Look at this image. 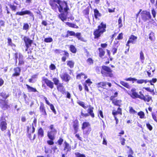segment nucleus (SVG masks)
<instances>
[{"mask_svg": "<svg viewBox=\"0 0 157 157\" xmlns=\"http://www.w3.org/2000/svg\"><path fill=\"white\" fill-rule=\"evenodd\" d=\"M82 77H83L84 79H86L87 78V75L83 72H81L77 74L76 77V79L78 80L81 79Z\"/></svg>", "mask_w": 157, "mask_h": 157, "instance_id": "7c9ffc66", "label": "nucleus"}, {"mask_svg": "<svg viewBox=\"0 0 157 157\" xmlns=\"http://www.w3.org/2000/svg\"><path fill=\"white\" fill-rule=\"evenodd\" d=\"M66 24L68 25L69 27L71 28H74L76 29L78 28V26L74 23L67 22H66Z\"/></svg>", "mask_w": 157, "mask_h": 157, "instance_id": "e433bc0d", "label": "nucleus"}, {"mask_svg": "<svg viewBox=\"0 0 157 157\" xmlns=\"http://www.w3.org/2000/svg\"><path fill=\"white\" fill-rule=\"evenodd\" d=\"M77 104L80 106L82 107L84 109H86L87 107L85 106V103L82 101H77Z\"/></svg>", "mask_w": 157, "mask_h": 157, "instance_id": "de8ad7c7", "label": "nucleus"}, {"mask_svg": "<svg viewBox=\"0 0 157 157\" xmlns=\"http://www.w3.org/2000/svg\"><path fill=\"white\" fill-rule=\"evenodd\" d=\"M9 6L10 8L11 9V10L12 11H16L17 8L16 6H15L14 5H12L11 4H10Z\"/></svg>", "mask_w": 157, "mask_h": 157, "instance_id": "774afa93", "label": "nucleus"}, {"mask_svg": "<svg viewBox=\"0 0 157 157\" xmlns=\"http://www.w3.org/2000/svg\"><path fill=\"white\" fill-rule=\"evenodd\" d=\"M86 62L89 65H92L94 63V60L91 58H89L86 60Z\"/></svg>", "mask_w": 157, "mask_h": 157, "instance_id": "864d4df0", "label": "nucleus"}, {"mask_svg": "<svg viewBox=\"0 0 157 157\" xmlns=\"http://www.w3.org/2000/svg\"><path fill=\"white\" fill-rule=\"evenodd\" d=\"M112 114L113 115L114 120L116 121V124H117L119 122V120L118 118H117V116L118 115H122V112H112Z\"/></svg>", "mask_w": 157, "mask_h": 157, "instance_id": "bb28decb", "label": "nucleus"}, {"mask_svg": "<svg viewBox=\"0 0 157 157\" xmlns=\"http://www.w3.org/2000/svg\"><path fill=\"white\" fill-rule=\"evenodd\" d=\"M120 83L123 86L127 88L128 89H130L131 88V86L129 84L124 82V81H120Z\"/></svg>", "mask_w": 157, "mask_h": 157, "instance_id": "72a5a7b5", "label": "nucleus"}, {"mask_svg": "<svg viewBox=\"0 0 157 157\" xmlns=\"http://www.w3.org/2000/svg\"><path fill=\"white\" fill-rule=\"evenodd\" d=\"M123 38V33H121L119 34L117 37L115 38V40H121Z\"/></svg>", "mask_w": 157, "mask_h": 157, "instance_id": "4d7b16f0", "label": "nucleus"}, {"mask_svg": "<svg viewBox=\"0 0 157 157\" xmlns=\"http://www.w3.org/2000/svg\"><path fill=\"white\" fill-rule=\"evenodd\" d=\"M157 81V79L156 78H153L151 80H147V82H149L151 85H153V83H155Z\"/></svg>", "mask_w": 157, "mask_h": 157, "instance_id": "052dcab7", "label": "nucleus"}, {"mask_svg": "<svg viewBox=\"0 0 157 157\" xmlns=\"http://www.w3.org/2000/svg\"><path fill=\"white\" fill-rule=\"evenodd\" d=\"M124 80L127 81H131L132 83H134L136 81L137 83L139 84H141L144 83L146 84L147 82V80H146L143 79L138 80L134 78H132L131 77L126 78L124 79Z\"/></svg>", "mask_w": 157, "mask_h": 157, "instance_id": "f8f14e48", "label": "nucleus"}, {"mask_svg": "<svg viewBox=\"0 0 157 157\" xmlns=\"http://www.w3.org/2000/svg\"><path fill=\"white\" fill-rule=\"evenodd\" d=\"M14 72L12 75V77L19 76L21 74V69L20 67H17L13 68Z\"/></svg>", "mask_w": 157, "mask_h": 157, "instance_id": "aec40b11", "label": "nucleus"}, {"mask_svg": "<svg viewBox=\"0 0 157 157\" xmlns=\"http://www.w3.org/2000/svg\"><path fill=\"white\" fill-rule=\"evenodd\" d=\"M75 33L72 31H69L68 30L67 31V34L65 36V37H68L69 36H75Z\"/></svg>", "mask_w": 157, "mask_h": 157, "instance_id": "a19ab883", "label": "nucleus"}, {"mask_svg": "<svg viewBox=\"0 0 157 157\" xmlns=\"http://www.w3.org/2000/svg\"><path fill=\"white\" fill-rule=\"evenodd\" d=\"M151 116H152V118L154 120V121L155 122H157V117H156V113L154 112L152 113Z\"/></svg>", "mask_w": 157, "mask_h": 157, "instance_id": "338daca9", "label": "nucleus"}, {"mask_svg": "<svg viewBox=\"0 0 157 157\" xmlns=\"http://www.w3.org/2000/svg\"><path fill=\"white\" fill-rule=\"evenodd\" d=\"M70 51L73 53H75L77 52V49L73 45H70L69 46Z\"/></svg>", "mask_w": 157, "mask_h": 157, "instance_id": "58836bf2", "label": "nucleus"}, {"mask_svg": "<svg viewBox=\"0 0 157 157\" xmlns=\"http://www.w3.org/2000/svg\"><path fill=\"white\" fill-rule=\"evenodd\" d=\"M132 94L130 96L133 99L138 98L140 94H138V93L136 92V90L135 88H132L131 90Z\"/></svg>", "mask_w": 157, "mask_h": 157, "instance_id": "393cba45", "label": "nucleus"}, {"mask_svg": "<svg viewBox=\"0 0 157 157\" xmlns=\"http://www.w3.org/2000/svg\"><path fill=\"white\" fill-rule=\"evenodd\" d=\"M48 128L50 130L47 132V136L49 140H47V142L48 145H52L54 144V141L55 139L57 131L53 124H51L48 127Z\"/></svg>", "mask_w": 157, "mask_h": 157, "instance_id": "f257e3e1", "label": "nucleus"}, {"mask_svg": "<svg viewBox=\"0 0 157 157\" xmlns=\"http://www.w3.org/2000/svg\"><path fill=\"white\" fill-rule=\"evenodd\" d=\"M27 136L28 137V138L29 139L31 142H33L35 139L36 137V134H34L33 135V138H32V135L30 133H27Z\"/></svg>", "mask_w": 157, "mask_h": 157, "instance_id": "c03bdc74", "label": "nucleus"}, {"mask_svg": "<svg viewBox=\"0 0 157 157\" xmlns=\"http://www.w3.org/2000/svg\"><path fill=\"white\" fill-rule=\"evenodd\" d=\"M33 124H34V126L36 127V126L37 124V119L36 117H35L33 121V123L32 124V132L33 133L35 130V128L34 126L33 125Z\"/></svg>", "mask_w": 157, "mask_h": 157, "instance_id": "c9c22d12", "label": "nucleus"}, {"mask_svg": "<svg viewBox=\"0 0 157 157\" xmlns=\"http://www.w3.org/2000/svg\"><path fill=\"white\" fill-rule=\"evenodd\" d=\"M44 99L45 100L46 104L50 106L51 109L55 114H56V112L53 105L52 104L50 103L46 97H44Z\"/></svg>", "mask_w": 157, "mask_h": 157, "instance_id": "4be33fe9", "label": "nucleus"}, {"mask_svg": "<svg viewBox=\"0 0 157 157\" xmlns=\"http://www.w3.org/2000/svg\"><path fill=\"white\" fill-rule=\"evenodd\" d=\"M149 38L151 41H154L155 38L154 33L153 32H151L149 35Z\"/></svg>", "mask_w": 157, "mask_h": 157, "instance_id": "09e8293b", "label": "nucleus"}, {"mask_svg": "<svg viewBox=\"0 0 157 157\" xmlns=\"http://www.w3.org/2000/svg\"><path fill=\"white\" fill-rule=\"evenodd\" d=\"M59 17L62 21H66L67 18L66 16L63 13L59 14Z\"/></svg>", "mask_w": 157, "mask_h": 157, "instance_id": "79ce46f5", "label": "nucleus"}, {"mask_svg": "<svg viewBox=\"0 0 157 157\" xmlns=\"http://www.w3.org/2000/svg\"><path fill=\"white\" fill-rule=\"evenodd\" d=\"M52 81H53L54 84H55L56 86L59 84V79L56 78H52Z\"/></svg>", "mask_w": 157, "mask_h": 157, "instance_id": "3c124183", "label": "nucleus"}, {"mask_svg": "<svg viewBox=\"0 0 157 157\" xmlns=\"http://www.w3.org/2000/svg\"><path fill=\"white\" fill-rule=\"evenodd\" d=\"M63 141V139L62 137H60L57 141V143L58 145L61 146Z\"/></svg>", "mask_w": 157, "mask_h": 157, "instance_id": "680f3d73", "label": "nucleus"}, {"mask_svg": "<svg viewBox=\"0 0 157 157\" xmlns=\"http://www.w3.org/2000/svg\"><path fill=\"white\" fill-rule=\"evenodd\" d=\"M42 81L44 82L47 86L52 89L54 87L53 82L47 78L43 77L42 78Z\"/></svg>", "mask_w": 157, "mask_h": 157, "instance_id": "4468645a", "label": "nucleus"}, {"mask_svg": "<svg viewBox=\"0 0 157 157\" xmlns=\"http://www.w3.org/2000/svg\"><path fill=\"white\" fill-rule=\"evenodd\" d=\"M26 86L29 92H37V90L36 88L31 86L28 84H26Z\"/></svg>", "mask_w": 157, "mask_h": 157, "instance_id": "f704fd0d", "label": "nucleus"}, {"mask_svg": "<svg viewBox=\"0 0 157 157\" xmlns=\"http://www.w3.org/2000/svg\"><path fill=\"white\" fill-rule=\"evenodd\" d=\"M23 40L25 42V46H31L33 43V40H31L29 37L24 36L23 38Z\"/></svg>", "mask_w": 157, "mask_h": 157, "instance_id": "412c9836", "label": "nucleus"}, {"mask_svg": "<svg viewBox=\"0 0 157 157\" xmlns=\"http://www.w3.org/2000/svg\"><path fill=\"white\" fill-rule=\"evenodd\" d=\"M110 100L112 101V103L114 105L118 107L117 110H116L115 107H114L112 112H118V111L119 112H122V109L120 108L121 105L122 100L121 99L116 100L114 99H113L112 100Z\"/></svg>", "mask_w": 157, "mask_h": 157, "instance_id": "1a4fd4ad", "label": "nucleus"}, {"mask_svg": "<svg viewBox=\"0 0 157 157\" xmlns=\"http://www.w3.org/2000/svg\"><path fill=\"white\" fill-rule=\"evenodd\" d=\"M59 2H60L59 0H50L49 3L52 9L56 10L58 8L57 4H59Z\"/></svg>", "mask_w": 157, "mask_h": 157, "instance_id": "f3484780", "label": "nucleus"}, {"mask_svg": "<svg viewBox=\"0 0 157 157\" xmlns=\"http://www.w3.org/2000/svg\"><path fill=\"white\" fill-rule=\"evenodd\" d=\"M151 68L152 67L150 66H148V69L149 70L148 71H146L149 77H151L152 76L151 74Z\"/></svg>", "mask_w": 157, "mask_h": 157, "instance_id": "0e129e2a", "label": "nucleus"}, {"mask_svg": "<svg viewBox=\"0 0 157 157\" xmlns=\"http://www.w3.org/2000/svg\"><path fill=\"white\" fill-rule=\"evenodd\" d=\"M75 36L76 37L78 40L81 41L83 42H86V40L82 36L81 33L77 32L76 33H75Z\"/></svg>", "mask_w": 157, "mask_h": 157, "instance_id": "a878e982", "label": "nucleus"}, {"mask_svg": "<svg viewBox=\"0 0 157 157\" xmlns=\"http://www.w3.org/2000/svg\"><path fill=\"white\" fill-rule=\"evenodd\" d=\"M63 150L67 151V152L71 150V147L66 141H65L63 144Z\"/></svg>", "mask_w": 157, "mask_h": 157, "instance_id": "c756f323", "label": "nucleus"}, {"mask_svg": "<svg viewBox=\"0 0 157 157\" xmlns=\"http://www.w3.org/2000/svg\"><path fill=\"white\" fill-rule=\"evenodd\" d=\"M141 17L142 19L144 21L151 19V16L149 12L143 11L141 13Z\"/></svg>", "mask_w": 157, "mask_h": 157, "instance_id": "ddd939ff", "label": "nucleus"}, {"mask_svg": "<svg viewBox=\"0 0 157 157\" xmlns=\"http://www.w3.org/2000/svg\"><path fill=\"white\" fill-rule=\"evenodd\" d=\"M118 46L113 45L112 49L111 51L113 53V55H114L116 53H117Z\"/></svg>", "mask_w": 157, "mask_h": 157, "instance_id": "a18cd8bd", "label": "nucleus"}, {"mask_svg": "<svg viewBox=\"0 0 157 157\" xmlns=\"http://www.w3.org/2000/svg\"><path fill=\"white\" fill-rule=\"evenodd\" d=\"M139 94H140V95L138 98L143 100L145 102H148L150 101L151 102H153V101L152 97L149 95L148 94L144 95L143 92L141 91L139 92Z\"/></svg>", "mask_w": 157, "mask_h": 157, "instance_id": "9d476101", "label": "nucleus"}, {"mask_svg": "<svg viewBox=\"0 0 157 157\" xmlns=\"http://www.w3.org/2000/svg\"><path fill=\"white\" fill-rule=\"evenodd\" d=\"M37 134L38 138H42L44 136V131L41 127H40L38 129Z\"/></svg>", "mask_w": 157, "mask_h": 157, "instance_id": "c85d7f7f", "label": "nucleus"}, {"mask_svg": "<svg viewBox=\"0 0 157 157\" xmlns=\"http://www.w3.org/2000/svg\"><path fill=\"white\" fill-rule=\"evenodd\" d=\"M126 147L129 149V151L127 152L128 154H134V151L131 147L128 146H126Z\"/></svg>", "mask_w": 157, "mask_h": 157, "instance_id": "e2e57ef3", "label": "nucleus"}, {"mask_svg": "<svg viewBox=\"0 0 157 157\" xmlns=\"http://www.w3.org/2000/svg\"><path fill=\"white\" fill-rule=\"evenodd\" d=\"M66 95V98H68L69 99H70L71 98V95L70 93L67 91H65L64 93Z\"/></svg>", "mask_w": 157, "mask_h": 157, "instance_id": "bf43d9fd", "label": "nucleus"}, {"mask_svg": "<svg viewBox=\"0 0 157 157\" xmlns=\"http://www.w3.org/2000/svg\"><path fill=\"white\" fill-rule=\"evenodd\" d=\"M7 43L8 46H11L12 47H15L16 46L15 45L12 43V39L8 37L7 38Z\"/></svg>", "mask_w": 157, "mask_h": 157, "instance_id": "37998d69", "label": "nucleus"}, {"mask_svg": "<svg viewBox=\"0 0 157 157\" xmlns=\"http://www.w3.org/2000/svg\"><path fill=\"white\" fill-rule=\"evenodd\" d=\"M137 115L139 116L140 118L141 119L145 118V115L144 112L140 111L138 113Z\"/></svg>", "mask_w": 157, "mask_h": 157, "instance_id": "8fccbe9b", "label": "nucleus"}, {"mask_svg": "<svg viewBox=\"0 0 157 157\" xmlns=\"http://www.w3.org/2000/svg\"><path fill=\"white\" fill-rule=\"evenodd\" d=\"M129 112L130 113L134 114L136 113V111L132 107H129Z\"/></svg>", "mask_w": 157, "mask_h": 157, "instance_id": "6e6d98bb", "label": "nucleus"}, {"mask_svg": "<svg viewBox=\"0 0 157 157\" xmlns=\"http://www.w3.org/2000/svg\"><path fill=\"white\" fill-rule=\"evenodd\" d=\"M39 110L41 113V115L44 117H46L47 114L46 111L45 107L43 103L40 102V105L39 107Z\"/></svg>", "mask_w": 157, "mask_h": 157, "instance_id": "a211bd4d", "label": "nucleus"}, {"mask_svg": "<svg viewBox=\"0 0 157 157\" xmlns=\"http://www.w3.org/2000/svg\"><path fill=\"white\" fill-rule=\"evenodd\" d=\"M98 50L99 51L98 56L99 57L102 58L104 56L105 54V49L102 48H98Z\"/></svg>", "mask_w": 157, "mask_h": 157, "instance_id": "2f4dec72", "label": "nucleus"}, {"mask_svg": "<svg viewBox=\"0 0 157 157\" xmlns=\"http://www.w3.org/2000/svg\"><path fill=\"white\" fill-rule=\"evenodd\" d=\"M7 124L5 117L3 116L0 117V129L2 131L6 130L7 128Z\"/></svg>", "mask_w": 157, "mask_h": 157, "instance_id": "9b49d317", "label": "nucleus"}, {"mask_svg": "<svg viewBox=\"0 0 157 157\" xmlns=\"http://www.w3.org/2000/svg\"><path fill=\"white\" fill-rule=\"evenodd\" d=\"M106 24L103 22H101L98 25L97 28L95 29L93 32V34L94 39H99L106 31Z\"/></svg>", "mask_w": 157, "mask_h": 157, "instance_id": "f03ea898", "label": "nucleus"}, {"mask_svg": "<svg viewBox=\"0 0 157 157\" xmlns=\"http://www.w3.org/2000/svg\"><path fill=\"white\" fill-rule=\"evenodd\" d=\"M140 58L141 61H143L145 59L144 54L142 51H141L140 52Z\"/></svg>", "mask_w": 157, "mask_h": 157, "instance_id": "69168bd1", "label": "nucleus"}, {"mask_svg": "<svg viewBox=\"0 0 157 157\" xmlns=\"http://www.w3.org/2000/svg\"><path fill=\"white\" fill-rule=\"evenodd\" d=\"M94 17L96 19H98V17H101V13L97 9L94 10Z\"/></svg>", "mask_w": 157, "mask_h": 157, "instance_id": "4c0bfd02", "label": "nucleus"}, {"mask_svg": "<svg viewBox=\"0 0 157 157\" xmlns=\"http://www.w3.org/2000/svg\"><path fill=\"white\" fill-rule=\"evenodd\" d=\"M118 22L119 28H120L122 27L123 26V24L122 23V19L121 17H119L118 20Z\"/></svg>", "mask_w": 157, "mask_h": 157, "instance_id": "5fc2aeb1", "label": "nucleus"}, {"mask_svg": "<svg viewBox=\"0 0 157 157\" xmlns=\"http://www.w3.org/2000/svg\"><path fill=\"white\" fill-rule=\"evenodd\" d=\"M88 107L89 108L87 109V113H84L83 112V110H81L80 113L81 115L80 116V118H81L82 117L86 118L90 116L92 118L94 117L95 115L94 113V107L91 106L90 105H89Z\"/></svg>", "mask_w": 157, "mask_h": 157, "instance_id": "423d86ee", "label": "nucleus"}, {"mask_svg": "<svg viewBox=\"0 0 157 157\" xmlns=\"http://www.w3.org/2000/svg\"><path fill=\"white\" fill-rule=\"evenodd\" d=\"M29 28V25L27 23H24L23 26V29L24 30L28 31Z\"/></svg>", "mask_w": 157, "mask_h": 157, "instance_id": "603ef678", "label": "nucleus"}, {"mask_svg": "<svg viewBox=\"0 0 157 157\" xmlns=\"http://www.w3.org/2000/svg\"><path fill=\"white\" fill-rule=\"evenodd\" d=\"M101 73L103 77L112 78L113 76L112 70L108 66L104 65L101 67Z\"/></svg>", "mask_w": 157, "mask_h": 157, "instance_id": "20e7f679", "label": "nucleus"}, {"mask_svg": "<svg viewBox=\"0 0 157 157\" xmlns=\"http://www.w3.org/2000/svg\"><path fill=\"white\" fill-rule=\"evenodd\" d=\"M60 2L59 3V6H58V9L59 12L61 13L64 11L67 14L68 11L69 9L68 7L67 3L65 1H61L59 0Z\"/></svg>", "mask_w": 157, "mask_h": 157, "instance_id": "0eeeda50", "label": "nucleus"}, {"mask_svg": "<svg viewBox=\"0 0 157 157\" xmlns=\"http://www.w3.org/2000/svg\"><path fill=\"white\" fill-rule=\"evenodd\" d=\"M18 60V65L19 66H21L24 65L25 62L23 60V56L21 53H19V54Z\"/></svg>", "mask_w": 157, "mask_h": 157, "instance_id": "cd10ccee", "label": "nucleus"}, {"mask_svg": "<svg viewBox=\"0 0 157 157\" xmlns=\"http://www.w3.org/2000/svg\"><path fill=\"white\" fill-rule=\"evenodd\" d=\"M56 88L59 92L62 94H64L66 90L62 83H60L57 86Z\"/></svg>", "mask_w": 157, "mask_h": 157, "instance_id": "b1692460", "label": "nucleus"}, {"mask_svg": "<svg viewBox=\"0 0 157 157\" xmlns=\"http://www.w3.org/2000/svg\"><path fill=\"white\" fill-rule=\"evenodd\" d=\"M0 96L3 99L6 100L10 96L9 94H7L6 92H2L0 94Z\"/></svg>", "mask_w": 157, "mask_h": 157, "instance_id": "ea45409f", "label": "nucleus"}, {"mask_svg": "<svg viewBox=\"0 0 157 157\" xmlns=\"http://www.w3.org/2000/svg\"><path fill=\"white\" fill-rule=\"evenodd\" d=\"M60 77L63 81L68 82L71 79L70 76L67 72L63 73L62 74L60 75Z\"/></svg>", "mask_w": 157, "mask_h": 157, "instance_id": "dca6fc26", "label": "nucleus"}, {"mask_svg": "<svg viewBox=\"0 0 157 157\" xmlns=\"http://www.w3.org/2000/svg\"><path fill=\"white\" fill-rule=\"evenodd\" d=\"M75 63V62L72 60H68L67 61V65L71 68L74 67Z\"/></svg>", "mask_w": 157, "mask_h": 157, "instance_id": "473e14b6", "label": "nucleus"}, {"mask_svg": "<svg viewBox=\"0 0 157 157\" xmlns=\"http://www.w3.org/2000/svg\"><path fill=\"white\" fill-rule=\"evenodd\" d=\"M75 154L76 157H86L85 154H81L78 152H76Z\"/></svg>", "mask_w": 157, "mask_h": 157, "instance_id": "13d9d810", "label": "nucleus"}, {"mask_svg": "<svg viewBox=\"0 0 157 157\" xmlns=\"http://www.w3.org/2000/svg\"><path fill=\"white\" fill-rule=\"evenodd\" d=\"M15 14L19 16H23L27 14L29 15L30 16L33 17L34 15L32 12L29 10H25L24 11H21L20 12H17Z\"/></svg>", "mask_w": 157, "mask_h": 157, "instance_id": "6ab92c4d", "label": "nucleus"}, {"mask_svg": "<svg viewBox=\"0 0 157 157\" xmlns=\"http://www.w3.org/2000/svg\"><path fill=\"white\" fill-rule=\"evenodd\" d=\"M81 129L83 131L84 135L87 136L91 131L90 123L87 121H84L82 124Z\"/></svg>", "mask_w": 157, "mask_h": 157, "instance_id": "39448f33", "label": "nucleus"}, {"mask_svg": "<svg viewBox=\"0 0 157 157\" xmlns=\"http://www.w3.org/2000/svg\"><path fill=\"white\" fill-rule=\"evenodd\" d=\"M79 122L77 119L72 120V123L70 125V127H72L74 131V134H75V136L78 140L81 141L82 137L80 136L79 133H77L79 130Z\"/></svg>", "mask_w": 157, "mask_h": 157, "instance_id": "7ed1b4c3", "label": "nucleus"}, {"mask_svg": "<svg viewBox=\"0 0 157 157\" xmlns=\"http://www.w3.org/2000/svg\"><path fill=\"white\" fill-rule=\"evenodd\" d=\"M62 52H63V56L61 58V61L63 62H65L67 59L69 57V54L67 51L66 50L62 51Z\"/></svg>", "mask_w": 157, "mask_h": 157, "instance_id": "5701e85b", "label": "nucleus"}, {"mask_svg": "<svg viewBox=\"0 0 157 157\" xmlns=\"http://www.w3.org/2000/svg\"><path fill=\"white\" fill-rule=\"evenodd\" d=\"M106 85H108V86L110 87L112 86V84L110 82H98L96 84L97 87L98 88H102L105 89Z\"/></svg>", "mask_w": 157, "mask_h": 157, "instance_id": "2eb2a0df", "label": "nucleus"}, {"mask_svg": "<svg viewBox=\"0 0 157 157\" xmlns=\"http://www.w3.org/2000/svg\"><path fill=\"white\" fill-rule=\"evenodd\" d=\"M90 12V7L88 6L83 11V13L84 15H88Z\"/></svg>", "mask_w": 157, "mask_h": 157, "instance_id": "49530a36", "label": "nucleus"}, {"mask_svg": "<svg viewBox=\"0 0 157 157\" xmlns=\"http://www.w3.org/2000/svg\"><path fill=\"white\" fill-rule=\"evenodd\" d=\"M0 108L3 110L10 109L11 108V104L9 103L8 100L0 98Z\"/></svg>", "mask_w": 157, "mask_h": 157, "instance_id": "6e6552de", "label": "nucleus"}]
</instances>
